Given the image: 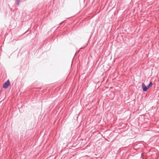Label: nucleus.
I'll list each match as a JSON object with an SVG mask.
<instances>
[{"instance_id": "2", "label": "nucleus", "mask_w": 159, "mask_h": 159, "mask_svg": "<svg viewBox=\"0 0 159 159\" xmlns=\"http://www.w3.org/2000/svg\"><path fill=\"white\" fill-rule=\"evenodd\" d=\"M10 85V83L9 80H7L3 85V88L6 89Z\"/></svg>"}, {"instance_id": "1", "label": "nucleus", "mask_w": 159, "mask_h": 159, "mask_svg": "<svg viewBox=\"0 0 159 159\" xmlns=\"http://www.w3.org/2000/svg\"><path fill=\"white\" fill-rule=\"evenodd\" d=\"M152 82H151L147 86H146L145 84L143 83L142 85V87L143 89V91H146L148 89L152 86Z\"/></svg>"}]
</instances>
